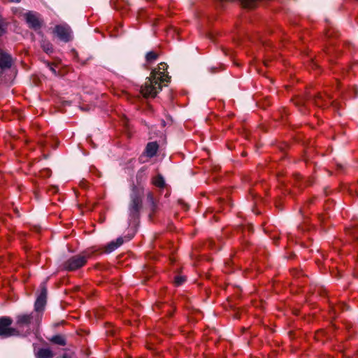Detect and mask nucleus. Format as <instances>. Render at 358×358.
<instances>
[{"label": "nucleus", "mask_w": 358, "mask_h": 358, "mask_svg": "<svg viewBox=\"0 0 358 358\" xmlns=\"http://www.w3.org/2000/svg\"><path fill=\"white\" fill-rule=\"evenodd\" d=\"M12 322L8 317H0V336L9 337L17 334V331L10 327Z\"/></svg>", "instance_id": "obj_4"}, {"label": "nucleus", "mask_w": 358, "mask_h": 358, "mask_svg": "<svg viewBox=\"0 0 358 358\" xmlns=\"http://www.w3.org/2000/svg\"><path fill=\"white\" fill-rule=\"evenodd\" d=\"M41 320L40 313L32 312L30 314H20L16 317V324L18 328L27 327L29 330H34L38 326Z\"/></svg>", "instance_id": "obj_2"}, {"label": "nucleus", "mask_w": 358, "mask_h": 358, "mask_svg": "<svg viewBox=\"0 0 358 358\" xmlns=\"http://www.w3.org/2000/svg\"><path fill=\"white\" fill-rule=\"evenodd\" d=\"M185 280L182 276H176L175 278V283L176 285H180Z\"/></svg>", "instance_id": "obj_18"}, {"label": "nucleus", "mask_w": 358, "mask_h": 358, "mask_svg": "<svg viewBox=\"0 0 358 358\" xmlns=\"http://www.w3.org/2000/svg\"><path fill=\"white\" fill-rule=\"evenodd\" d=\"M142 206V201L141 199L137 196L134 195L131 197V201L129 205V215L132 218H136L138 215V213Z\"/></svg>", "instance_id": "obj_7"}, {"label": "nucleus", "mask_w": 358, "mask_h": 358, "mask_svg": "<svg viewBox=\"0 0 358 358\" xmlns=\"http://www.w3.org/2000/svg\"><path fill=\"white\" fill-rule=\"evenodd\" d=\"M115 243H116L117 247H120L123 243V239L122 238H118L115 241H114Z\"/></svg>", "instance_id": "obj_20"}, {"label": "nucleus", "mask_w": 358, "mask_h": 358, "mask_svg": "<svg viewBox=\"0 0 358 358\" xmlns=\"http://www.w3.org/2000/svg\"><path fill=\"white\" fill-rule=\"evenodd\" d=\"M50 69L54 74H56V70L52 66H50Z\"/></svg>", "instance_id": "obj_21"}, {"label": "nucleus", "mask_w": 358, "mask_h": 358, "mask_svg": "<svg viewBox=\"0 0 358 358\" xmlns=\"http://www.w3.org/2000/svg\"><path fill=\"white\" fill-rule=\"evenodd\" d=\"M89 257L90 255L87 252L75 255L66 261L63 264V267L67 271L78 269L86 264Z\"/></svg>", "instance_id": "obj_3"}, {"label": "nucleus", "mask_w": 358, "mask_h": 358, "mask_svg": "<svg viewBox=\"0 0 358 358\" xmlns=\"http://www.w3.org/2000/svg\"><path fill=\"white\" fill-rule=\"evenodd\" d=\"M152 183L156 186V187H164V185H165V182H164V180L163 178V177L162 176H157L156 177H155L152 180Z\"/></svg>", "instance_id": "obj_13"}, {"label": "nucleus", "mask_w": 358, "mask_h": 358, "mask_svg": "<svg viewBox=\"0 0 358 358\" xmlns=\"http://www.w3.org/2000/svg\"><path fill=\"white\" fill-rule=\"evenodd\" d=\"M315 104L318 107H322V106H326L327 104V102H326V101H323V98L322 97V96H317L315 99Z\"/></svg>", "instance_id": "obj_16"}, {"label": "nucleus", "mask_w": 358, "mask_h": 358, "mask_svg": "<svg viewBox=\"0 0 358 358\" xmlns=\"http://www.w3.org/2000/svg\"><path fill=\"white\" fill-rule=\"evenodd\" d=\"M43 50L48 54L52 53L53 51L52 45L46 41H43L41 43Z\"/></svg>", "instance_id": "obj_14"}, {"label": "nucleus", "mask_w": 358, "mask_h": 358, "mask_svg": "<svg viewBox=\"0 0 358 358\" xmlns=\"http://www.w3.org/2000/svg\"><path fill=\"white\" fill-rule=\"evenodd\" d=\"M117 248V247L116 245V243H115L114 241H112L108 244V245L106 247V252H111Z\"/></svg>", "instance_id": "obj_17"}, {"label": "nucleus", "mask_w": 358, "mask_h": 358, "mask_svg": "<svg viewBox=\"0 0 358 358\" xmlns=\"http://www.w3.org/2000/svg\"><path fill=\"white\" fill-rule=\"evenodd\" d=\"M12 59L9 55L0 50V69H8L11 66Z\"/></svg>", "instance_id": "obj_9"}, {"label": "nucleus", "mask_w": 358, "mask_h": 358, "mask_svg": "<svg viewBox=\"0 0 358 358\" xmlns=\"http://www.w3.org/2000/svg\"><path fill=\"white\" fill-rule=\"evenodd\" d=\"M64 358H65V357H64Z\"/></svg>", "instance_id": "obj_23"}, {"label": "nucleus", "mask_w": 358, "mask_h": 358, "mask_svg": "<svg viewBox=\"0 0 358 358\" xmlns=\"http://www.w3.org/2000/svg\"><path fill=\"white\" fill-rule=\"evenodd\" d=\"M50 341L56 344L60 345H66V341L64 336L60 335H56L52 336V338L50 339Z\"/></svg>", "instance_id": "obj_12"}, {"label": "nucleus", "mask_w": 358, "mask_h": 358, "mask_svg": "<svg viewBox=\"0 0 358 358\" xmlns=\"http://www.w3.org/2000/svg\"><path fill=\"white\" fill-rule=\"evenodd\" d=\"M53 33L62 41L69 42L72 39L71 29L66 24L56 25Z\"/></svg>", "instance_id": "obj_5"}, {"label": "nucleus", "mask_w": 358, "mask_h": 358, "mask_svg": "<svg viewBox=\"0 0 358 358\" xmlns=\"http://www.w3.org/2000/svg\"><path fill=\"white\" fill-rule=\"evenodd\" d=\"M36 358H52L54 354L49 348H41L36 354Z\"/></svg>", "instance_id": "obj_11"}, {"label": "nucleus", "mask_w": 358, "mask_h": 358, "mask_svg": "<svg viewBox=\"0 0 358 358\" xmlns=\"http://www.w3.org/2000/svg\"><path fill=\"white\" fill-rule=\"evenodd\" d=\"M167 64L160 63L157 69L152 70L150 77L146 80L144 85L141 87V92L145 97H155L162 90L163 84L170 80L166 70Z\"/></svg>", "instance_id": "obj_1"}, {"label": "nucleus", "mask_w": 358, "mask_h": 358, "mask_svg": "<svg viewBox=\"0 0 358 358\" xmlns=\"http://www.w3.org/2000/svg\"><path fill=\"white\" fill-rule=\"evenodd\" d=\"M24 16L30 28L34 30H38L41 28L43 21L38 13L29 11Z\"/></svg>", "instance_id": "obj_6"}, {"label": "nucleus", "mask_w": 358, "mask_h": 358, "mask_svg": "<svg viewBox=\"0 0 358 358\" xmlns=\"http://www.w3.org/2000/svg\"><path fill=\"white\" fill-rule=\"evenodd\" d=\"M6 24L0 19V36L3 35L6 31Z\"/></svg>", "instance_id": "obj_19"}, {"label": "nucleus", "mask_w": 358, "mask_h": 358, "mask_svg": "<svg viewBox=\"0 0 358 358\" xmlns=\"http://www.w3.org/2000/svg\"><path fill=\"white\" fill-rule=\"evenodd\" d=\"M158 150V145L156 142L148 143L145 148V154L148 157H152L155 155Z\"/></svg>", "instance_id": "obj_10"}, {"label": "nucleus", "mask_w": 358, "mask_h": 358, "mask_svg": "<svg viewBox=\"0 0 358 358\" xmlns=\"http://www.w3.org/2000/svg\"><path fill=\"white\" fill-rule=\"evenodd\" d=\"M158 57V54L155 52L150 51L147 53L145 58L148 62H152Z\"/></svg>", "instance_id": "obj_15"}, {"label": "nucleus", "mask_w": 358, "mask_h": 358, "mask_svg": "<svg viewBox=\"0 0 358 358\" xmlns=\"http://www.w3.org/2000/svg\"><path fill=\"white\" fill-rule=\"evenodd\" d=\"M148 199H150L151 201L152 200V196L151 194H148Z\"/></svg>", "instance_id": "obj_22"}, {"label": "nucleus", "mask_w": 358, "mask_h": 358, "mask_svg": "<svg viewBox=\"0 0 358 358\" xmlns=\"http://www.w3.org/2000/svg\"><path fill=\"white\" fill-rule=\"evenodd\" d=\"M46 294L47 289L45 288V285H41V292L40 295L38 296L36 302H35V311L34 313H39L41 311L46 303Z\"/></svg>", "instance_id": "obj_8"}]
</instances>
